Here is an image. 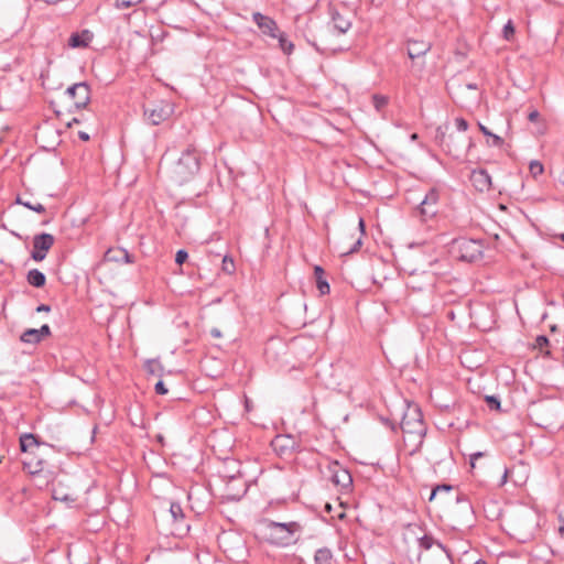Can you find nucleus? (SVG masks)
Returning a JSON list of instances; mask_svg holds the SVG:
<instances>
[{"instance_id":"f257e3e1","label":"nucleus","mask_w":564,"mask_h":564,"mask_svg":"<svg viewBox=\"0 0 564 564\" xmlns=\"http://www.w3.org/2000/svg\"><path fill=\"white\" fill-rule=\"evenodd\" d=\"M302 531V525L296 521L275 522L267 521L263 525L264 539L276 546H288L295 543Z\"/></svg>"},{"instance_id":"f03ea898","label":"nucleus","mask_w":564,"mask_h":564,"mask_svg":"<svg viewBox=\"0 0 564 564\" xmlns=\"http://www.w3.org/2000/svg\"><path fill=\"white\" fill-rule=\"evenodd\" d=\"M448 127L445 130L440 127L436 131V140L440 147L452 158L463 159L466 156L467 151L473 147V141L465 134L447 132Z\"/></svg>"},{"instance_id":"7ed1b4c3","label":"nucleus","mask_w":564,"mask_h":564,"mask_svg":"<svg viewBox=\"0 0 564 564\" xmlns=\"http://www.w3.org/2000/svg\"><path fill=\"white\" fill-rule=\"evenodd\" d=\"M199 156L195 150H186L170 171L171 180L177 185L189 182L199 171Z\"/></svg>"},{"instance_id":"20e7f679","label":"nucleus","mask_w":564,"mask_h":564,"mask_svg":"<svg viewBox=\"0 0 564 564\" xmlns=\"http://www.w3.org/2000/svg\"><path fill=\"white\" fill-rule=\"evenodd\" d=\"M454 246L462 261L474 262L482 256V245L477 240L460 238L455 240Z\"/></svg>"},{"instance_id":"39448f33","label":"nucleus","mask_w":564,"mask_h":564,"mask_svg":"<svg viewBox=\"0 0 564 564\" xmlns=\"http://www.w3.org/2000/svg\"><path fill=\"white\" fill-rule=\"evenodd\" d=\"M55 238L51 234L42 232L33 237V250L31 258L36 261H43L46 258L48 250L53 247Z\"/></svg>"},{"instance_id":"423d86ee","label":"nucleus","mask_w":564,"mask_h":564,"mask_svg":"<svg viewBox=\"0 0 564 564\" xmlns=\"http://www.w3.org/2000/svg\"><path fill=\"white\" fill-rule=\"evenodd\" d=\"M401 430L403 434L412 432H426L425 424L422 419V413L419 409L408 410L401 421Z\"/></svg>"},{"instance_id":"0eeeda50","label":"nucleus","mask_w":564,"mask_h":564,"mask_svg":"<svg viewBox=\"0 0 564 564\" xmlns=\"http://www.w3.org/2000/svg\"><path fill=\"white\" fill-rule=\"evenodd\" d=\"M66 94L74 99L75 107L78 109L85 108L90 101V87L86 82L69 86Z\"/></svg>"},{"instance_id":"6e6552de","label":"nucleus","mask_w":564,"mask_h":564,"mask_svg":"<svg viewBox=\"0 0 564 564\" xmlns=\"http://www.w3.org/2000/svg\"><path fill=\"white\" fill-rule=\"evenodd\" d=\"M328 13L330 15L332 24L338 33H346L351 28V20L347 10L340 11L338 8L332 6L328 9Z\"/></svg>"},{"instance_id":"1a4fd4ad","label":"nucleus","mask_w":564,"mask_h":564,"mask_svg":"<svg viewBox=\"0 0 564 564\" xmlns=\"http://www.w3.org/2000/svg\"><path fill=\"white\" fill-rule=\"evenodd\" d=\"M440 199L438 191L435 188H432L427 192L424 199L420 204V214L424 218H429L434 216L437 213L436 205Z\"/></svg>"},{"instance_id":"9d476101","label":"nucleus","mask_w":564,"mask_h":564,"mask_svg":"<svg viewBox=\"0 0 564 564\" xmlns=\"http://www.w3.org/2000/svg\"><path fill=\"white\" fill-rule=\"evenodd\" d=\"M171 111L169 105H155L153 108H145L144 116L151 124L158 126L170 117Z\"/></svg>"},{"instance_id":"9b49d317","label":"nucleus","mask_w":564,"mask_h":564,"mask_svg":"<svg viewBox=\"0 0 564 564\" xmlns=\"http://www.w3.org/2000/svg\"><path fill=\"white\" fill-rule=\"evenodd\" d=\"M253 22L258 25V28L262 31L263 34H267L271 37H278V25L273 19L270 17L263 15L260 12H254L252 14Z\"/></svg>"},{"instance_id":"f8f14e48","label":"nucleus","mask_w":564,"mask_h":564,"mask_svg":"<svg viewBox=\"0 0 564 564\" xmlns=\"http://www.w3.org/2000/svg\"><path fill=\"white\" fill-rule=\"evenodd\" d=\"M52 497L63 502H74L77 499L76 491L66 487L59 479L53 484Z\"/></svg>"},{"instance_id":"ddd939ff","label":"nucleus","mask_w":564,"mask_h":564,"mask_svg":"<svg viewBox=\"0 0 564 564\" xmlns=\"http://www.w3.org/2000/svg\"><path fill=\"white\" fill-rule=\"evenodd\" d=\"M271 446L275 453L283 456L290 454L294 449L295 441L290 435H278L272 440Z\"/></svg>"},{"instance_id":"4468645a","label":"nucleus","mask_w":564,"mask_h":564,"mask_svg":"<svg viewBox=\"0 0 564 564\" xmlns=\"http://www.w3.org/2000/svg\"><path fill=\"white\" fill-rule=\"evenodd\" d=\"M470 181L473 186L479 192L489 191L491 187V177L486 170L473 171Z\"/></svg>"},{"instance_id":"2eb2a0df","label":"nucleus","mask_w":564,"mask_h":564,"mask_svg":"<svg viewBox=\"0 0 564 564\" xmlns=\"http://www.w3.org/2000/svg\"><path fill=\"white\" fill-rule=\"evenodd\" d=\"M425 433L426 432H412L403 434L404 446L408 449L409 455L415 454L421 448Z\"/></svg>"},{"instance_id":"dca6fc26","label":"nucleus","mask_w":564,"mask_h":564,"mask_svg":"<svg viewBox=\"0 0 564 564\" xmlns=\"http://www.w3.org/2000/svg\"><path fill=\"white\" fill-rule=\"evenodd\" d=\"M431 43L424 41H409L408 55L411 59L425 55L431 50Z\"/></svg>"},{"instance_id":"f3484780","label":"nucleus","mask_w":564,"mask_h":564,"mask_svg":"<svg viewBox=\"0 0 564 564\" xmlns=\"http://www.w3.org/2000/svg\"><path fill=\"white\" fill-rule=\"evenodd\" d=\"M90 40H91L90 32L85 30L82 33H73L68 40V44L72 47H85L88 45V42Z\"/></svg>"},{"instance_id":"a211bd4d","label":"nucleus","mask_w":564,"mask_h":564,"mask_svg":"<svg viewBox=\"0 0 564 564\" xmlns=\"http://www.w3.org/2000/svg\"><path fill=\"white\" fill-rule=\"evenodd\" d=\"M106 261H123L126 263H130V254L124 249H108L105 253Z\"/></svg>"},{"instance_id":"6ab92c4d","label":"nucleus","mask_w":564,"mask_h":564,"mask_svg":"<svg viewBox=\"0 0 564 564\" xmlns=\"http://www.w3.org/2000/svg\"><path fill=\"white\" fill-rule=\"evenodd\" d=\"M26 279H28L29 284H31L32 286H35V288H42L45 285V282H46V278H45L44 273L37 269L30 270L28 272Z\"/></svg>"},{"instance_id":"aec40b11","label":"nucleus","mask_w":564,"mask_h":564,"mask_svg":"<svg viewBox=\"0 0 564 564\" xmlns=\"http://www.w3.org/2000/svg\"><path fill=\"white\" fill-rule=\"evenodd\" d=\"M333 481L336 485H339V486H341L344 488H347V487H349L351 485L352 479H351L350 474L346 469H339V470L334 473Z\"/></svg>"},{"instance_id":"412c9836","label":"nucleus","mask_w":564,"mask_h":564,"mask_svg":"<svg viewBox=\"0 0 564 564\" xmlns=\"http://www.w3.org/2000/svg\"><path fill=\"white\" fill-rule=\"evenodd\" d=\"M438 553L437 555L430 560L426 564H453L451 555L444 549L441 543H437Z\"/></svg>"},{"instance_id":"4be33fe9","label":"nucleus","mask_w":564,"mask_h":564,"mask_svg":"<svg viewBox=\"0 0 564 564\" xmlns=\"http://www.w3.org/2000/svg\"><path fill=\"white\" fill-rule=\"evenodd\" d=\"M315 564H332L333 553L327 547L318 549L314 555Z\"/></svg>"},{"instance_id":"5701e85b","label":"nucleus","mask_w":564,"mask_h":564,"mask_svg":"<svg viewBox=\"0 0 564 564\" xmlns=\"http://www.w3.org/2000/svg\"><path fill=\"white\" fill-rule=\"evenodd\" d=\"M144 369L152 376L161 377L163 375V366L158 359H149L144 364Z\"/></svg>"},{"instance_id":"b1692460","label":"nucleus","mask_w":564,"mask_h":564,"mask_svg":"<svg viewBox=\"0 0 564 564\" xmlns=\"http://www.w3.org/2000/svg\"><path fill=\"white\" fill-rule=\"evenodd\" d=\"M478 127H479V130L484 133V135L491 139V141H488L489 145L498 147V148L502 147V144H503L502 138H500L499 135L489 131V129L480 122L478 123Z\"/></svg>"},{"instance_id":"393cba45","label":"nucleus","mask_w":564,"mask_h":564,"mask_svg":"<svg viewBox=\"0 0 564 564\" xmlns=\"http://www.w3.org/2000/svg\"><path fill=\"white\" fill-rule=\"evenodd\" d=\"M39 442L33 434H23L20 437V447L22 452L29 451L32 446H37Z\"/></svg>"},{"instance_id":"a878e982","label":"nucleus","mask_w":564,"mask_h":564,"mask_svg":"<svg viewBox=\"0 0 564 564\" xmlns=\"http://www.w3.org/2000/svg\"><path fill=\"white\" fill-rule=\"evenodd\" d=\"M20 339L28 344H37L41 341L37 329L29 328L21 335Z\"/></svg>"},{"instance_id":"bb28decb","label":"nucleus","mask_w":564,"mask_h":564,"mask_svg":"<svg viewBox=\"0 0 564 564\" xmlns=\"http://www.w3.org/2000/svg\"><path fill=\"white\" fill-rule=\"evenodd\" d=\"M15 203L26 207L30 210L35 212V213H39V214L45 213V207L42 204H40V203L33 204L30 200H24L20 196L17 197Z\"/></svg>"},{"instance_id":"cd10ccee","label":"nucleus","mask_w":564,"mask_h":564,"mask_svg":"<svg viewBox=\"0 0 564 564\" xmlns=\"http://www.w3.org/2000/svg\"><path fill=\"white\" fill-rule=\"evenodd\" d=\"M372 105L378 112H380L388 105V97L382 95L372 96Z\"/></svg>"},{"instance_id":"c85d7f7f","label":"nucleus","mask_w":564,"mask_h":564,"mask_svg":"<svg viewBox=\"0 0 564 564\" xmlns=\"http://www.w3.org/2000/svg\"><path fill=\"white\" fill-rule=\"evenodd\" d=\"M529 170L533 177H538L539 175H541L543 173L544 167L540 161L533 160L529 164Z\"/></svg>"},{"instance_id":"c756f323","label":"nucleus","mask_w":564,"mask_h":564,"mask_svg":"<svg viewBox=\"0 0 564 564\" xmlns=\"http://www.w3.org/2000/svg\"><path fill=\"white\" fill-rule=\"evenodd\" d=\"M142 0H115V8L121 10V9H128L130 7H134L139 3H141Z\"/></svg>"},{"instance_id":"7c9ffc66","label":"nucleus","mask_w":564,"mask_h":564,"mask_svg":"<svg viewBox=\"0 0 564 564\" xmlns=\"http://www.w3.org/2000/svg\"><path fill=\"white\" fill-rule=\"evenodd\" d=\"M170 512L174 520L184 518L183 509L180 503L172 502L170 506Z\"/></svg>"},{"instance_id":"2f4dec72","label":"nucleus","mask_w":564,"mask_h":564,"mask_svg":"<svg viewBox=\"0 0 564 564\" xmlns=\"http://www.w3.org/2000/svg\"><path fill=\"white\" fill-rule=\"evenodd\" d=\"M316 286L322 295L329 293V284L324 278L318 276V279H316Z\"/></svg>"},{"instance_id":"473e14b6","label":"nucleus","mask_w":564,"mask_h":564,"mask_svg":"<svg viewBox=\"0 0 564 564\" xmlns=\"http://www.w3.org/2000/svg\"><path fill=\"white\" fill-rule=\"evenodd\" d=\"M503 37L509 41L514 34V26L511 20H509L503 26Z\"/></svg>"},{"instance_id":"72a5a7b5","label":"nucleus","mask_w":564,"mask_h":564,"mask_svg":"<svg viewBox=\"0 0 564 564\" xmlns=\"http://www.w3.org/2000/svg\"><path fill=\"white\" fill-rule=\"evenodd\" d=\"M455 126L457 129L456 133L464 134V132H466L468 129V122L464 118H460V117L455 119Z\"/></svg>"},{"instance_id":"f704fd0d","label":"nucleus","mask_w":564,"mask_h":564,"mask_svg":"<svg viewBox=\"0 0 564 564\" xmlns=\"http://www.w3.org/2000/svg\"><path fill=\"white\" fill-rule=\"evenodd\" d=\"M486 402H487L488 406L491 410H499L500 409V401L495 395H487L486 397Z\"/></svg>"},{"instance_id":"c9c22d12","label":"nucleus","mask_w":564,"mask_h":564,"mask_svg":"<svg viewBox=\"0 0 564 564\" xmlns=\"http://www.w3.org/2000/svg\"><path fill=\"white\" fill-rule=\"evenodd\" d=\"M278 37L281 48L288 54L291 53V51L293 50V44L291 42H288L282 35H278Z\"/></svg>"},{"instance_id":"e433bc0d","label":"nucleus","mask_w":564,"mask_h":564,"mask_svg":"<svg viewBox=\"0 0 564 564\" xmlns=\"http://www.w3.org/2000/svg\"><path fill=\"white\" fill-rule=\"evenodd\" d=\"M452 489V487L449 485H438L436 486L432 492H431V496H430V500H433L435 498V496L441 492V491H449Z\"/></svg>"},{"instance_id":"4c0bfd02","label":"nucleus","mask_w":564,"mask_h":564,"mask_svg":"<svg viewBox=\"0 0 564 564\" xmlns=\"http://www.w3.org/2000/svg\"><path fill=\"white\" fill-rule=\"evenodd\" d=\"M438 542H435L431 536H423L421 540H420V546L421 547H424L426 550L431 549L433 546V544H436L437 545Z\"/></svg>"},{"instance_id":"58836bf2","label":"nucleus","mask_w":564,"mask_h":564,"mask_svg":"<svg viewBox=\"0 0 564 564\" xmlns=\"http://www.w3.org/2000/svg\"><path fill=\"white\" fill-rule=\"evenodd\" d=\"M187 258L188 253L185 250L181 249L176 252L175 262L177 264H183L187 260Z\"/></svg>"},{"instance_id":"ea45409f","label":"nucleus","mask_w":564,"mask_h":564,"mask_svg":"<svg viewBox=\"0 0 564 564\" xmlns=\"http://www.w3.org/2000/svg\"><path fill=\"white\" fill-rule=\"evenodd\" d=\"M235 269L234 261L231 259H228L227 257L223 260V270L231 273Z\"/></svg>"},{"instance_id":"a19ab883","label":"nucleus","mask_w":564,"mask_h":564,"mask_svg":"<svg viewBox=\"0 0 564 564\" xmlns=\"http://www.w3.org/2000/svg\"><path fill=\"white\" fill-rule=\"evenodd\" d=\"M154 390H155V392H156L158 394H161V395H163V394H166V393H167V389H166V387H165V384L163 383V381H162V380H160V381H158V382L155 383Z\"/></svg>"},{"instance_id":"79ce46f5","label":"nucleus","mask_w":564,"mask_h":564,"mask_svg":"<svg viewBox=\"0 0 564 564\" xmlns=\"http://www.w3.org/2000/svg\"><path fill=\"white\" fill-rule=\"evenodd\" d=\"M535 343H536V347L539 349H542L543 347L547 346L550 341L546 336H538Z\"/></svg>"},{"instance_id":"37998d69","label":"nucleus","mask_w":564,"mask_h":564,"mask_svg":"<svg viewBox=\"0 0 564 564\" xmlns=\"http://www.w3.org/2000/svg\"><path fill=\"white\" fill-rule=\"evenodd\" d=\"M40 338L42 339L45 336H48L51 334L50 326L44 324L41 326V328L37 329Z\"/></svg>"},{"instance_id":"c03bdc74","label":"nucleus","mask_w":564,"mask_h":564,"mask_svg":"<svg viewBox=\"0 0 564 564\" xmlns=\"http://www.w3.org/2000/svg\"><path fill=\"white\" fill-rule=\"evenodd\" d=\"M314 274H315V278H316V279H318V276H322V278H323V275H324V270H323V268H322V267H319V265H316V267L314 268Z\"/></svg>"},{"instance_id":"a18cd8bd","label":"nucleus","mask_w":564,"mask_h":564,"mask_svg":"<svg viewBox=\"0 0 564 564\" xmlns=\"http://www.w3.org/2000/svg\"><path fill=\"white\" fill-rule=\"evenodd\" d=\"M539 116L540 113L536 110H533L529 113L528 119L533 122L538 120Z\"/></svg>"},{"instance_id":"49530a36","label":"nucleus","mask_w":564,"mask_h":564,"mask_svg":"<svg viewBox=\"0 0 564 564\" xmlns=\"http://www.w3.org/2000/svg\"><path fill=\"white\" fill-rule=\"evenodd\" d=\"M50 306L48 305H45V304H41L40 306H37L36 311L37 312H50Z\"/></svg>"},{"instance_id":"de8ad7c7","label":"nucleus","mask_w":564,"mask_h":564,"mask_svg":"<svg viewBox=\"0 0 564 564\" xmlns=\"http://www.w3.org/2000/svg\"><path fill=\"white\" fill-rule=\"evenodd\" d=\"M210 335H212L213 337H215V338H219V337H221V333H220V330H219V329H217V328H213V329L210 330Z\"/></svg>"},{"instance_id":"09e8293b","label":"nucleus","mask_w":564,"mask_h":564,"mask_svg":"<svg viewBox=\"0 0 564 564\" xmlns=\"http://www.w3.org/2000/svg\"><path fill=\"white\" fill-rule=\"evenodd\" d=\"M78 135H79V138H80L82 140H84V141H88V140H89V134H88V133H86V132L80 131V132L78 133Z\"/></svg>"},{"instance_id":"8fccbe9b","label":"nucleus","mask_w":564,"mask_h":564,"mask_svg":"<svg viewBox=\"0 0 564 564\" xmlns=\"http://www.w3.org/2000/svg\"><path fill=\"white\" fill-rule=\"evenodd\" d=\"M245 492V489L241 492L228 495L231 499L236 500L241 497V495Z\"/></svg>"},{"instance_id":"3c124183","label":"nucleus","mask_w":564,"mask_h":564,"mask_svg":"<svg viewBox=\"0 0 564 564\" xmlns=\"http://www.w3.org/2000/svg\"><path fill=\"white\" fill-rule=\"evenodd\" d=\"M481 455H482L481 453H476V454L471 455V457H470L471 466H474V459L481 457Z\"/></svg>"},{"instance_id":"603ef678","label":"nucleus","mask_w":564,"mask_h":564,"mask_svg":"<svg viewBox=\"0 0 564 564\" xmlns=\"http://www.w3.org/2000/svg\"><path fill=\"white\" fill-rule=\"evenodd\" d=\"M358 225H359L361 234H364L365 232V221H364L362 218L359 219V224Z\"/></svg>"},{"instance_id":"864d4df0","label":"nucleus","mask_w":564,"mask_h":564,"mask_svg":"<svg viewBox=\"0 0 564 564\" xmlns=\"http://www.w3.org/2000/svg\"><path fill=\"white\" fill-rule=\"evenodd\" d=\"M360 246H361V239L359 238V239L356 241L355 247L351 249V251H356Z\"/></svg>"},{"instance_id":"5fc2aeb1","label":"nucleus","mask_w":564,"mask_h":564,"mask_svg":"<svg viewBox=\"0 0 564 564\" xmlns=\"http://www.w3.org/2000/svg\"><path fill=\"white\" fill-rule=\"evenodd\" d=\"M467 88L468 89H477V85L476 84H467Z\"/></svg>"},{"instance_id":"6e6d98bb","label":"nucleus","mask_w":564,"mask_h":564,"mask_svg":"<svg viewBox=\"0 0 564 564\" xmlns=\"http://www.w3.org/2000/svg\"><path fill=\"white\" fill-rule=\"evenodd\" d=\"M237 480H238V481H240V478L235 477V476H232V477L230 478V482H235V481H237Z\"/></svg>"},{"instance_id":"4d7b16f0","label":"nucleus","mask_w":564,"mask_h":564,"mask_svg":"<svg viewBox=\"0 0 564 564\" xmlns=\"http://www.w3.org/2000/svg\"><path fill=\"white\" fill-rule=\"evenodd\" d=\"M73 122L78 123V120L76 118H73L72 122H68L67 126L70 127Z\"/></svg>"},{"instance_id":"13d9d810","label":"nucleus","mask_w":564,"mask_h":564,"mask_svg":"<svg viewBox=\"0 0 564 564\" xmlns=\"http://www.w3.org/2000/svg\"><path fill=\"white\" fill-rule=\"evenodd\" d=\"M560 532L562 535H564V522H563V525L560 528Z\"/></svg>"},{"instance_id":"bf43d9fd","label":"nucleus","mask_w":564,"mask_h":564,"mask_svg":"<svg viewBox=\"0 0 564 564\" xmlns=\"http://www.w3.org/2000/svg\"><path fill=\"white\" fill-rule=\"evenodd\" d=\"M475 564H486V562H485V561H482V560H479V561H477Z\"/></svg>"},{"instance_id":"052dcab7","label":"nucleus","mask_w":564,"mask_h":564,"mask_svg":"<svg viewBox=\"0 0 564 564\" xmlns=\"http://www.w3.org/2000/svg\"><path fill=\"white\" fill-rule=\"evenodd\" d=\"M561 239L564 241V234L561 235Z\"/></svg>"}]
</instances>
